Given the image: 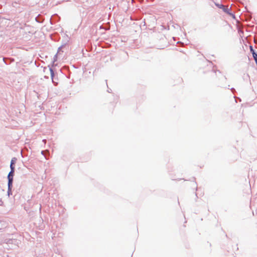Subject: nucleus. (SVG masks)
<instances>
[{"label": "nucleus", "mask_w": 257, "mask_h": 257, "mask_svg": "<svg viewBox=\"0 0 257 257\" xmlns=\"http://www.w3.org/2000/svg\"><path fill=\"white\" fill-rule=\"evenodd\" d=\"M20 240L14 238H6L4 240V243L8 245L10 248H12L14 246H18Z\"/></svg>", "instance_id": "obj_1"}, {"label": "nucleus", "mask_w": 257, "mask_h": 257, "mask_svg": "<svg viewBox=\"0 0 257 257\" xmlns=\"http://www.w3.org/2000/svg\"><path fill=\"white\" fill-rule=\"evenodd\" d=\"M13 184H8V191H7V195L9 197H10L11 195H12L13 194Z\"/></svg>", "instance_id": "obj_4"}, {"label": "nucleus", "mask_w": 257, "mask_h": 257, "mask_svg": "<svg viewBox=\"0 0 257 257\" xmlns=\"http://www.w3.org/2000/svg\"><path fill=\"white\" fill-rule=\"evenodd\" d=\"M110 91H111V89H110V90H107V91H108L109 93H110Z\"/></svg>", "instance_id": "obj_22"}, {"label": "nucleus", "mask_w": 257, "mask_h": 257, "mask_svg": "<svg viewBox=\"0 0 257 257\" xmlns=\"http://www.w3.org/2000/svg\"><path fill=\"white\" fill-rule=\"evenodd\" d=\"M110 91H111V89H110V90H107V91H108L109 93H110Z\"/></svg>", "instance_id": "obj_21"}, {"label": "nucleus", "mask_w": 257, "mask_h": 257, "mask_svg": "<svg viewBox=\"0 0 257 257\" xmlns=\"http://www.w3.org/2000/svg\"><path fill=\"white\" fill-rule=\"evenodd\" d=\"M215 5L218 8L222 9L223 7H224V5L221 4H219L217 3H215Z\"/></svg>", "instance_id": "obj_11"}, {"label": "nucleus", "mask_w": 257, "mask_h": 257, "mask_svg": "<svg viewBox=\"0 0 257 257\" xmlns=\"http://www.w3.org/2000/svg\"><path fill=\"white\" fill-rule=\"evenodd\" d=\"M99 30H104V31H108L110 29L109 23L107 24H102L99 27Z\"/></svg>", "instance_id": "obj_3"}, {"label": "nucleus", "mask_w": 257, "mask_h": 257, "mask_svg": "<svg viewBox=\"0 0 257 257\" xmlns=\"http://www.w3.org/2000/svg\"><path fill=\"white\" fill-rule=\"evenodd\" d=\"M49 69L50 71L51 77L53 81L55 76V72L51 67H50Z\"/></svg>", "instance_id": "obj_8"}, {"label": "nucleus", "mask_w": 257, "mask_h": 257, "mask_svg": "<svg viewBox=\"0 0 257 257\" xmlns=\"http://www.w3.org/2000/svg\"><path fill=\"white\" fill-rule=\"evenodd\" d=\"M57 58H58V54L57 53L54 56L53 62L56 61L57 60Z\"/></svg>", "instance_id": "obj_13"}, {"label": "nucleus", "mask_w": 257, "mask_h": 257, "mask_svg": "<svg viewBox=\"0 0 257 257\" xmlns=\"http://www.w3.org/2000/svg\"><path fill=\"white\" fill-rule=\"evenodd\" d=\"M242 78L244 80H249V82H250V77L248 74H243L242 76ZM250 84H251V82H250Z\"/></svg>", "instance_id": "obj_7"}, {"label": "nucleus", "mask_w": 257, "mask_h": 257, "mask_svg": "<svg viewBox=\"0 0 257 257\" xmlns=\"http://www.w3.org/2000/svg\"><path fill=\"white\" fill-rule=\"evenodd\" d=\"M197 190H198V188H197V187L196 186V191H197Z\"/></svg>", "instance_id": "obj_23"}, {"label": "nucleus", "mask_w": 257, "mask_h": 257, "mask_svg": "<svg viewBox=\"0 0 257 257\" xmlns=\"http://www.w3.org/2000/svg\"><path fill=\"white\" fill-rule=\"evenodd\" d=\"M35 20L39 23H42L44 21V18L42 16L39 15L36 17Z\"/></svg>", "instance_id": "obj_6"}, {"label": "nucleus", "mask_w": 257, "mask_h": 257, "mask_svg": "<svg viewBox=\"0 0 257 257\" xmlns=\"http://www.w3.org/2000/svg\"><path fill=\"white\" fill-rule=\"evenodd\" d=\"M3 205H4V202L2 199H0V206H3Z\"/></svg>", "instance_id": "obj_15"}, {"label": "nucleus", "mask_w": 257, "mask_h": 257, "mask_svg": "<svg viewBox=\"0 0 257 257\" xmlns=\"http://www.w3.org/2000/svg\"><path fill=\"white\" fill-rule=\"evenodd\" d=\"M50 23H51V24L53 25V24L52 23V21H51V19H50Z\"/></svg>", "instance_id": "obj_20"}, {"label": "nucleus", "mask_w": 257, "mask_h": 257, "mask_svg": "<svg viewBox=\"0 0 257 257\" xmlns=\"http://www.w3.org/2000/svg\"><path fill=\"white\" fill-rule=\"evenodd\" d=\"M222 11H223L224 13H226V14H228V13H229V11H230V10H229L228 8L225 7L224 6V7H223V8L222 9Z\"/></svg>", "instance_id": "obj_10"}, {"label": "nucleus", "mask_w": 257, "mask_h": 257, "mask_svg": "<svg viewBox=\"0 0 257 257\" xmlns=\"http://www.w3.org/2000/svg\"><path fill=\"white\" fill-rule=\"evenodd\" d=\"M195 196H196V198H198V196H197V194L196 193H195Z\"/></svg>", "instance_id": "obj_19"}, {"label": "nucleus", "mask_w": 257, "mask_h": 257, "mask_svg": "<svg viewBox=\"0 0 257 257\" xmlns=\"http://www.w3.org/2000/svg\"><path fill=\"white\" fill-rule=\"evenodd\" d=\"M17 159L16 157H14L12 159L10 163V168H15V164L16 163Z\"/></svg>", "instance_id": "obj_5"}, {"label": "nucleus", "mask_w": 257, "mask_h": 257, "mask_svg": "<svg viewBox=\"0 0 257 257\" xmlns=\"http://www.w3.org/2000/svg\"><path fill=\"white\" fill-rule=\"evenodd\" d=\"M65 45L66 44H63L62 45H61L60 47H59L58 49V51H57V54H60L61 52H63V51L62 50V49L65 47Z\"/></svg>", "instance_id": "obj_9"}, {"label": "nucleus", "mask_w": 257, "mask_h": 257, "mask_svg": "<svg viewBox=\"0 0 257 257\" xmlns=\"http://www.w3.org/2000/svg\"><path fill=\"white\" fill-rule=\"evenodd\" d=\"M10 169L11 170L7 176L8 184H13L15 168H10Z\"/></svg>", "instance_id": "obj_2"}, {"label": "nucleus", "mask_w": 257, "mask_h": 257, "mask_svg": "<svg viewBox=\"0 0 257 257\" xmlns=\"http://www.w3.org/2000/svg\"><path fill=\"white\" fill-rule=\"evenodd\" d=\"M212 71L214 72V73H216V71L218 72L219 73H221V72L219 71V70H215L214 69L212 70Z\"/></svg>", "instance_id": "obj_17"}, {"label": "nucleus", "mask_w": 257, "mask_h": 257, "mask_svg": "<svg viewBox=\"0 0 257 257\" xmlns=\"http://www.w3.org/2000/svg\"><path fill=\"white\" fill-rule=\"evenodd\" d=\"M41 154L45 157L46 159H48V157L45 155L44 151H42Z\"/></svg>", "instance_id": "obj_14"}, {"label": "nucleus", "mask_w": 257, "mask_h": 257, "mask_svg": "<svg viewBox=\"0 0 257 257\" xmlns=\"http://www.w3.org/2000/svg\"><path fill=\"white\" fill-rule=\"evenodd\" d=\"M231 90L232 92H233V90H235L234 88H231Z\"/></svg>", "instance_id": "obj_18"}, {"label": "nucleus", "mask_w": 257, "mask_h": 257, "mask_svg": "<svg viewBox=\"0 0 257 257\" xmlns=\"http://www.w3.org/2000/svg\"><path fill=\"white\" fill-rule=\"evenodd\" d=\"M228 15H229V16H230L232 18H235V15L233 14L232 13H231L230 12V11H229V12L228 13Z\"/></svg>", "instance_id": "obj_12"}, {"label": "nucleus", "mask_w": 257, "mask_h": 257, "mask_svg": "<svg viewBox=\"0 0 257 257\" xmlns=\"http://www.w3.org/2000/svg\"><path fill=\"white\" fill-rule=\"evenodd\" d=\"M195 180H196V178L195 177L192 178V181H195V184L197 186V182L195 181Z\"/></svg>", "instance_id": "obj_16"}]
</instances>
